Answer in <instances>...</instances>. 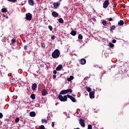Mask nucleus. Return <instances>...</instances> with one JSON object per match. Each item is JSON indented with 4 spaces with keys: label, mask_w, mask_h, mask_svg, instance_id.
<instances>
[{
    "label": "nucleus",
    "mask_w": 129,
    "mask_h": 129,
    "mask_svg": "<svg viewBox=\"0 0 129 129\" xmlns=\"http://www.w3.org/2000/svg\"><path fill=\"white\" fill-rule=\"evenodd\" d=\"M51 56L52 58L56 59L57 58H59V56H60V51L58 49H55L52 53Z\"/></svg>",
    "instance_id": "nucleus-1"
},
{
    "label": "nucleus",
    "mask_w": 129,
    "mask_h": 129,
    "mask_svg": "<svg viewBox=\"0 0 129 129\" xmlns=\"http://www.w3.org/2000/svg\"><path fill=\"white\" fill-rule=\"evenodd\" d=\"M58 99L60 100V101H67V96L64 95L63 97L62 95H59L58 96Z\"/></svg>",
    "instance_id": "nucleus-2"
},
{
    "label": "nucleus",
    "mask_w": 129,
    "mask_h": 129,
    "mask_svg": "<svg viewBox=\"0 0 129 129\" xmlns=\"http://www.w3.org/2000/svg\"><path fill=\"white\" fill-rule=\"evenodd\" d=\"M32 15L31 13H28L26 14V19L27 21H31L32 20Z\"/></svg>",
    "instance_id": "nucleus-3"
},
{
    "label": "nucleus",
    "mask_w": 129,
    "mask_h": 129,
    "mask_svg": "<svg viewBox=\"0 0 129 129\" xmlns=\"http://www.w3.org/2000/svg\"><path fill=\"white\" fill-rule=\"evenodd\" d=\"M109 5V2L108 0H106L103 3L104 9H106Z\"/></svg>",
    "instance_id": "nucleus-4"
},
{
    "label": "nucleus",
    "mask_w": 129,
    "mask_h": 129,
    "mask_svg": "<svg viewBox=\"0 0 129 129\" xmlns=\"http://www.w3.org/2000/svg\"><path fill=\"white\" fill-rule=\"evenodd\" d=\"M60 2H54L53 3V6L54 9H58L59 8V6H60Z\"/></svg>",
    "instance_id": "nucleus-5"
},
{
    "label": "nucleus",
    "mask_w": 129,
    "mask_h": 129,
    "mask_svg": "<svg viewBox=\"0 0 129 129\" xmlns=\"http://www.w3.org/2000/svg\"><path fill=\"white\" fill-rule=\"evenodd\" d=\"M79 122H80V124H81V126H82L83 127H85V123H84V120H83L82 118H80L79 119Z\"/></svg>",
    "instance_id": "nucleus-6"
},
{
    "label": "nucleus",
    "mask_w": 129,
    "mask_h": 129,
    "mask_svg": "<svg viewBox=\"0 0 129 129\" xmlns=\"http://www.w3.org/2000/svg\"><path fill=\"white\" fill-rule=\"evenodd\" d=\"M67 96L69 98H70V99L72 100V101H73V102H75L76 101L75 97H73V96L69 95H68Z\"/></svg>",
    "instance_id": "nucleus-7"
},
{
    "label": "nucleus",
    "mask_w": 129,
    "mask_h": 129,
    "mask_svg": "<svg viewBox=\"0 0 129 129\" xmlns=\"http://www.w3.org/2000/svg\"><path fill=\"white\" fill-rule=\"evenodd\" d=\"M80 63L82 65H84V64H85V63H86V60L84 58H82L80 60Z\"/></svg>",
    "instance_id": "nucleus-8"
},
{
    "label": "nucleus",
    "mask_w": 129,
    "mask_h": 129,
    "mask_svg": "<svg viewBox=\"0 0 129 129\" xmlns=\"http://www.w3.org/2000/svg\"><path fill=\"white\" fill-rule=\"evenodd\" d=\"M94 91H92L91 92H90L89 93V96L90 97V98H94Z\"/></svg>",
    "instance_id": "nucleus-9"
},
{
    "label": "nucleus",
    "mask_w": 129,
    "mask_h": 129,
    "mask_svg": "<svg viewBox=\"0 0 129 129\" xmlns=\"http://www.w3.org/2000/svg\"><path fill=\"white\" fill-rule=\"evenodd\" d=\"M29 115L31 116V117H34V116H36V112L34 111L30 112L29 113Z\"/></svg>",
    "instance_id": "nucleus-10"
},
{
    "label": "nucleus",
    "mask_w": 129,
    "mask_h": 129,
    "mask_svg": "<svg viewBox=\"0 0 129 129\" xmlns=\"http://www.w3.org/2000/svg\"><path fill=\"white\" fill-rule=\"evenodd\" d=\"M28 4L30 6H34L35 2L33 0H28Z\"/></svg>",
    "instance_id": "nucleus-11"
},
{
    "label": "nucleus",
    "mask_w": 129,
    "mask_h": 129,
    "mask_svg": "<svg viewBox=\"0 0 129 129\" xmlns=\"http://www.w3.org/2000/svg\"><path fill=\"white\" fill-rule=\"evenodd\" d=\"M52 16L54 18H57V17L58 16V14L57 13V12L53 11L52 12Z\"/></svg>",
    "instance_id": "nucleus-12"
},
{
    "label": "nucleus",
    "mask_w": 129,
    "mask_h": 129,
    "mask_svg": "<svg viewBox=\"0 0 129 129\" xmlns=\"http://www.w3.org/2000/svg\"><path fill=\"white\" fill-rule=\"evenodd\" d=\"M61 68H63V67L62 66V65L59 64L56 68V71H60V70L61 69Z\"/></svg>",
    "instance_id": "nucleus-13"
},
{
    "label": "nucleus",
    "mask_w": 129,
    "mask_h": 129,
    "mask_svg": "<svg viewBox=\"0 0 129 129\" xmlns=\"http://www.w3.org/2000/svg\"><path fill=\"white\" fill-rule=\"evenodd\" d=\"M36 88H37V84L36 83L33 84L32 86V90L35 91L36 90Z\"/></svg>",
    "instance_id": "nucleus-14"
},
{
    "label": "nucleus",
    "mask_w": 129,
    "mask_h": 129,
    "mask_svg": "<svg viewBox=\"0 0 129 129\" xmlns=\"http://www.w3.org/2000/svg\"><path fill=\"white\" fill-rule=\"evenodd\" d=\"M41 93H42V95H43V96H45V95H46V94H47V90L46 89L43 90L41 91Z\"/></svg>",
    "instance_id": "nucleus-15"
},
{
    "label": "nucleus",
    "mask_w": 129,
    "mask_h": 129,
    "mask_svg": "<svg viewBox=\"0 0 129 129\" xmlns=\"http://www.w3.org/2000/svg\"><path fill=\"white\" fill-rule=\"evenodd\" d=\"M74 77L71 76L69 78H68L67 80L69 82H70L72 80H73Z\"/></svg>",
    "instance_id": "nucleus-16"
},
{
    "label": "nucleus",
    "mask_w": 129,
    "mask_h": 129,
    "mask_svg": "<svg viewBox=\"0 0 129 129\" xmlns=\"http://www.w3.org/2000/svg\"><path fill=\"white\" fill-rule=\"evenodd\" d=\"M119 26H122L123 24H124V22L122 20H120L119 22L118 23Z\"/></svg>",
    "instance_id": "nucleus-17"
},
{
    "label": "nucleus",
    "mask_w": 129,
    "mask_h": 129,
    "mask_svg": "<svg viewBox=\"0 0 129 129\" xmlns=\"http://www.w3.org/2000/svg\"><path fill=\"white\" fill-rule=\"evenodd\" d=\"M67 94V93L66 92V90H63L60 92V94H62L63 95H64V94Z\"/></svg>",
    "instance_id": "nucleus-18"
},
{
    "label": "nucleus",
    "mask_w": 129,
    "mask_h": 129,
    "mask_svg": "<svg viewBox=\"0 0 129 129\" xmlns=\"http://www.w3.org/2000/svg\"><path fill=\"white\" fill-rule=\"evenodd\" d=\"M58 23H60V24H63L64 23V20H63V19L59 18L58 19Z\"/></svg>",
    "instance_id": "nucleus-19"
},
{
    "label": "nucleus",
    "mask_w": 129,
    "mask_h": 129,
    "mask_svg": "<svg viewBox=\"0 0 129 129\" xmlns=\"http://www.w3.org/2000/svg\"><path fill=\"white\" fill-rule=\"evenodd\" d=\"M2 13H7V12H8V10L6 8H3L2 9Z\"/></svg>",
    "instance_id": "nucleus-20"
},
{
    "label": "nucleus",
    "mask_w": 129,
    "mask_h": 129,
    "mask_svg": "<svg viewBox=\"0 0 129 129\" xmlns=\"http://www.w3.org/2000/svg\"><path fill=\"white\" fill-rule=\"evenodd\" d=\"M71 34L72 35V36H75L76 35V31H72Z\"/></svg>",
    "instance_id": "nucleus-21"
},
{
    "label": "nucleus",
    "mask_w": 129,
    "mask_h": 129,
    "mask_svg": "<svg viewBox=\"0 0 129 129\" xmlns=\"http://www.w3.org/2000/svg\"><path fill=\"white\" fill-rule=\"evenodd\" d=\"M66 91L67 93H69V92H70V93H72V90L70 89L66 90Z\"/></svg>",
    "instance_id": "nucleus-22"
},
{
    "label": "nucleus",
    "mask_w": 129,
    "mask_h": 129,
    "mask_svg": "<svg viewBox=\"0 0 129 129\" xmlns=\"http://www.w3.org/2000/svg\"><path fill=\"white\" fill-rule=\"evenodd\" d=\"M115 29V26H112L110 27V31H112Z\"/></svg>",
    "instance_id": "nucleus-23"
},
{
    "label": "nucleus",
    "mask_w": 129,
    "mask_h": 129,
    "mask_svg": "<svg viewBox=\"0 0 129 129\" xmlns=\"http://www.w3.org/2000/svg\"><path fill=\"white\" fill-rule=\"evenodd\" d=\"M87 91H88V92H90V91H91V88H90V87H88L86 88Z\"/></svg>",
    "instance_id": "nucleus-24"
},
{
    "label": "nucleus",
    "mask_w": 129,
    "mask_h": 129,
    "mask_svg": "<svg viewBox=\"0 0 129 129\" xmlns=\"http://www.w3.org/2000/svg\"><path fill=\"white\" fill-rule=\"evenodd\" d=\"M31 98H32V99H35V98H36V97L35 96V94H32L31 95Z\"/></svg>",
    "instance_id": "nucleus-25"
},
{
    "label": "nucleus",
    "mask_w": 129,
    "mask_h": 129,
    "mask_svg": "<svg viewBox=\"0 0 129 129\" xmlns=\"http://www.w3.org/2000/svg\"><path fill=\"white\" fill-rule=\"evenodd\" d=\"M78 38L80 40H82V39H83V36H82V35L79 34V36H78Z\"/></svg>",
    "instance_id": "nucleus-26"
},
{
    "label": "nucleus",
    "mask_w": 129,
    "mask_h": 129,
    "mask_svg": "<svg viewBox=\"0 0 129 129\" xmlns=\"http://www.w3.org/2000/svg\"><path fill=\"white\" fill-rule=\"evenodd\" d=\"M102 24L103 25V26H105V25H106L107 22L106 21L104 20L102 21Z\"/></svg>",
    "instance_id": "nucleus-27"
},
{
    "label": "nucleus",
    "mask_w": 129,
    "mask_h": 129,
    "mask_svg": "<svg viewBox=\"0 0 129 129\" xmlns=\"http://www.w3.org/2000/svg\"><path fill=\"white\" fill-rule=\"evenodd\" d=\"M41 121H42V123L44 122V123H47V120H46L45 119H42L41 120Z\"/></svg>",
    "instance_id": "nucleus-28"
},
{
    "label": "nucleus",
    "mask_w": 129,
    "mask_h": 129,
    "mask_svg": "<svg viewBox=\"0 0 129 129\" xmlns=\"http://www.w3.org/2000/svg\"><path fill=\"white\" fill-rule=\"evenodd\" d=\"M19 121H20V118L17 117L15 119V122H19Z\"/></svg>",
    "instance_id": "nucleus-29"
},
{
    "label": "nucleus",
    "mask_w": 129,
    "mask_h": 129,
    "mask_svg": "<svg viewBox=\"0 0 129 129\" xmlns=\"http://www.w3.org/2000/svg\"><path fill=\"white\" fill-rule=\"evenodd\" d=\"M48 29H49L50 31H52L53 30V27H52V26H51V25H49Z\"/></svg>",
    "instance_id": "nucleus-30"
},
{
    "label": "nucleus",
    "mask_w": 129,
    "mask_h": 129,
    "mask_svg": "<svg viewBox=\"0 0 129 129\" xmlns=\"http://www.w3.org/2000/svg\"><path fill=\"white\" fill-rule=\"evenodd\" d=\"M12 43H13V44H15V43L16 42V39H12L11 40Z\"/></svg>",
    "instance_id": "nucleus-31"
},
{
    "label": "nucleus",
    "mask_w": 129,
    "mask_h": 129,
    "mask_svg": "<svg viewBox=\"0 0 129 129\" xmlns=\"http://www.w3.org/2000/svg\"><path fill=\"white\" fill-rule=\"evenodd\" d=\"M40 129H45V126L43 125H41L40 126Z\"/></svg>",
    "instance_id": "nucleus-32"
},
{
    "label": "nucleus",
    "mask_w": 129,
    "mask_h": 129,
    "mask_svg": "<svg viewBox=\"0 0 129 129\" xmlns=\"http://www.w3.org/2000/svg\"><path fill=\"white\" fill-rule=\"evenodd\" d=\"M88 129H92V126L91 125H88Z\"/></svg>",
    "instance_id": "nucleus-33"
},
{
    "label": "nucleus",
    "mask_w": 129,
    "mask_h": 129,
    "mask_svg": "<svg viewBox=\"0 0 129 129\" xmlns=\"http://www.w3.org/2000/svg\"><path fill=\"white\" fill-rule=\"evenodd\" d=\"M109 45H110V47H111V48H112V47H113V46H114V45H113V44H112L111 43H109Z\"/></svg>",
    "instance_id": "nucleus-34"
},
{
    "label": "nucleus",
    "mask_w": 129,
    "mask_h": 129,
    "mask_svg": "<svg viewBox=\"0 0 129 129\" xmlns=\"http://www.w3.org/2000/svg\"><path fill=\"white\" fill-rule=\"evenodd\" d=\"M51 38L52 40H55V35H52Z\"/></svg>",
    "instance_id": "nucleus-35"
},
{
    "label": "nucleus",
    "mask_w": 129,
    "mask_h": 129,
    "mask_svg": "<svg viewBox=\"0 0 129 129\" xmlns=\"http://www.w3.org/2000/svg\"><path fill=\"white\" fill-rule=\"evenodd\" d=\"M41 47H42V48H45V44L42 43V44H41Z\"/></svg>",
    "instance_id": "nucleus-36"
},
{
    "label": "nucleus",
    "mask_w": 129,
    "mask_h": 129,
    "mask_svg": "<svg viewBox=\"0 0 129 129\" xmlns=\"http://www.w3.org/2000/svg\"><path fill=\"white\" fill-rule=\"evenodd\" d=\"M16 1H17V0H10V2H11L12 3H16Z\"/></svg>",
    "instance_id": "nucleus-37"
},
{
    "label": "nucleus",
    "mask_w": 129,
    "mask_h": 129,
    "mask_svg": "<svg viewBox=\"0 0 129 129\" xmlns=\"http://www.w3.org/2000/svg\"><path fill=\"white\" fill-rule=\"evenodd\" d=\"M53 74L54 75L57 74V71L56 70L53 71Z\"/></svg>",
    "instance_id": "nucleus-38"
},
{
    "label": "nucleus",
    "mask_w": 129,
    "mask_h": 129,
    "mask_svg": "<svg viewBox=\"0 0 129 129\" xmlns=\"http://www.w3.org/2000/svg\"><path fill=\"white\" fill-rule=\"evenodd\" d=\"M54 125H55V123H54V122H52L51 124V126H52V127H54Z\"/></svg>",
    "instance_id": "nucleus-39"
},
{
    "label": "nucleus",
    "mask_w": 129,
    "mask_h": 129,
    "mask_svg": "<svg viewBox=\"0 0 129 129\" xmlns=\"http://www.w3.org/2000/svg\"><path fill=\"white\" fill-rule=\"evenodd\" d=\"M3 115V113H0V118H2Z\"/></svg>",
    "instance_id": "nucleus-40"
},
{
    "label": "nucleus",
    "mask_w": 129,
    "mask_h": 129,
    "mask_svg": "<svg viewBox=\"0 0 129 129\" xmlns=\"http://www.w3.org/2000/svg\"><path fill=\"white\" fill-rule=\"evenodd\" d=\"M92 20L93 21V22H96V19L93 18H92Z\"/></svg>",
    "instance_id": "nucleus-41"
},
{
    "label": "nucleus",
    "mask_w": 129,
    "mask_h": 129,
    "mask_svg": "<svg viewBox=\"0 0 129 129\" xmlns=\"http://www.w3.org/2000/svg\"><path fill=\"white\" fill-rule=\"evenodd\" d=\"M112 43H116V40L113 39V40H112Z\"/></svg>",
    "instance_id": "nucleus-42"
},
{
    "label": "nucleus",
    "mask_w": 129,
    "mask_h": 129,
    "mask_svg": "<svg viewBox=\"0 0 129 129\" xmlns=\"http://www.w3.org/2000/svg\"><path fill=\"white\" fill-rule=\"evenodd\" d=\"M28 48V46L27 45H25V46H24V49L25 50H27V48Z\"/></svg>",
    "instance_id": "nucleus-43"
},
{
    "label": "nucleus",
    "mask_w": 129,
    "mask_h": 129,
    "mask_svg": "<svg viewBox=\"0 0 129 129\" xmlns=\"http://www.w3.org/2000/svg\"><path fill=\"white\" fill-rule=\"evenodd\" d=\"M109 22H111V21H112V18H110L109 19Z\"/></svg>",
    "instance_id": "nucleus-44"
},
{
    "label": "nucleus",
    "mask_w": 129,
    "mask_h": 129,
    "mask_svg": "<svg viewBox=\"0 0 129 129\" xmlns=\"http://www.w3.org/2000/svg\"><path fill=\"white\" fill-rule=\"evenodd\" d=\"M53 78L54 79H55V78H56V76L55 75H54L53 76Z\"/></svg>",
    "instance_id": "nucleus-45"
},
{
    "label": "nucleus",
    "mask_w": 129,
    "mask_h": 129,
    "mask_svg": "<svg viewBox=\"0 0 129 129\" xmlns=\"http://www.w3.org/2000/svg\"><path fill=\"white\" fill-rule=\"evenodd\" d=\"M8 2H11V0H7Z\"/></svg>",
    "instance_id": "nucleus-46"
},
{
    "label": "nucleus",
    "mask_w": 129,
    "mask_h": 129,
    "mask_svg": "<svg viewBox=\"0 0 129 129\" xmlns=\"http://www.w3.org/2000/svg\"><path fill=\"white\" fill-rule=\"evenodd\" d=\"M59 2H62V0H59Z\"/></svg>",
    "instance_id": "nucleus-47"
},
{
    "label": "nucleus",
    "mask_w": 129,
    "mask_h": 129,
    "mask_svg": "<svg viewBox=\"0 0 129 129\" xmlns=\"http://www.w3.org/2000/svg\"><path fill=\"white\" fill-rule=\"evenodd\" d=\"M75 129H80V128H75Z\"/></svg>",
    "instance_id": "nucleus-48"
},
{
    "label": "nucleus",
    "mask_w": 129,
    "mask_h": 129,
    "mask_svg": "<svg viewBox=\"0 0 129 129\" xmlns=\"http://www.w3.org/2000/svg\"><path fill=\"white\" fill-rule=\"evenodd\" d=\"M73 96H74V94H73Z\"/></svg>",
    "instance_id": "nucleus-49"
},
{
    "label": "nucleus",
    "mask_w": 129,
    "mask_h": 129,
    "mask_svg": "<svg viewBox=\"0 0 129 129\" xmlns=\"http://www.w3.org/2000/svg\"><path fill=\"white\" fill-rule=\"evenodd\" d=\"M73 96H74V94H73Z\"/></svg>",
    "instance_id": "nucleus-50"
}]
</instances>
